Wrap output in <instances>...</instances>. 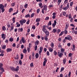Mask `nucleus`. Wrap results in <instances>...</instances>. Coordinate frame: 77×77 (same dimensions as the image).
I'll list each match as a JSON object with an SVG mask.
<instances>
[{
    "label": "nucleus",
    "mask_w": 77,
    "mask_h": 77,
    "mask_svg": "<svg viewBox=\"0 0 77 77\" xmlns=\"http://www.w3.org/2000/svg\"><path fill=\"white\" fill-rule=\"evenodd\" d=\"M65 38L66 39H67L68 41H71L72 39V38L69 35L67 36V37H65Z\"/></svg>",
    "instance_id": "nucleus-1"
},
{
    "label": "nucleus",
    "mask_w": 77,
    "mask_h": 77,
    "mask_svg": "<svg viewBox=\"0 0 77 77\" xmlns=\"http://www.w3.org/2000/svg\"><path fill=\"white\" fill-rule=\"evenodd\" d=\"M0 9L1 10H2V12H3L4 11H5V9H4V5L2 4L0 5Z\"/></svg>",
    "instance_id": "nucleus-2"
},
{
    "label": "nucleus",
    "mask_w": 77,
    "mask_h": 77,
    "mask_svg": "<svg viewBox=\"0 0 77 77\" xmlns=\"http://www.w3.org/2000/svg\"><path fill=\"white\" fill-rule=\"evenodd\" d=\"M19 22L20 24H21V26H23V23H25L26 22V20H20Z\"/></svg>",
    "instance_id": "nucleus-3"
},
{
    "label": "nucleus",
    "mask_w": 77,
    "mask_h": 77,
    "mask_svg": "<svg viewBox=\"0 0 77 77\" xmlns=\"http://www.w3.org/2000/svg\"><path fill=\"white\" fill-rule=\"evenodd\" d=\"M69 8V3H68L67 4V6L65 7H63V9L65 10V11H66Z\"/></svg>",
    "instance_id": "nucleus-4"
},
{
    "label": "nucleus",
    "mask_w": 77,
    "mask_h": 77,
    "mask_svg": "<svg viewBox=\"0 0 77 77\" xmlns=\"http://www.w3.org/2000/svg\"><path fill=\"white\" fill-rule=\"evenodd\" d=\"M40 51L38 52L40 56L41 55V53H42V50H43V48L42 47H41L39 48Z\"/></svg>",
    "instance_id": "nucleus-5"
},
{
    "label": "nucleus",
    "mask_w": 77,
    "mask_h": 77,
    "mask_svg": "<svg viewBox=\"0 0 77 77\" xmlns=\"http://www.w3.org/2000/svg\"><path fill=\"white\" fill-rule=\"evenodd\" d=\"M58 56L60 57H61L63 56V53H60L59 51L58 52Z\"/></svg>",
    "instance_id": "nucleus-6"
},
{
    "label": "nucleus",
    "mask_w": 77,
    "mask_h": 77,
    "mask_svg": "<svg viewBox=\"0 0 77 77\" xmlns=\"http://www.w3.org/2000/svg\"><path fill=\"white\" fill-rule=\"evenodd\" d=\"M12 49L11 48H8L7 49L6 51L7 52H11V51H12Z\"/></svg>",
    "instance_id": "nucleus-7"
},
{
    "label": "nucleus",
    "mask_w": 77,
    "mask_h": 77,
    "mask_svg": "<svg viewBox=\"0 0 77 77\" xmlns=\"http://www.w3.org/2000/svg\"><path fill=\"white\" fill-rule=\"evenodd\" d=\"M1 36L2 38L4 40L5 39V38H6V36H5V34H2Z\"/></svg>",
    "instance_id": "nucleus-8"
},
{
    "label": "nucleus",
    "mask_w": 77,
    "mask_h": 77,
    "mask_svg": "<svg viewBox=\"0 0 77 77\" xmlns=\"http://www.w3.org/2000/svg\"><path fill=\"white\" fill-rule=\"evenodd\" d=\"M57 23V22H56V20H54V23H53L52 24V26H53L54 28V27H55Z\"/></svg>",
    "instance_id": "nucleus-9"
},
{
    "label": "nucleus",
    "mask_w": 77,
    "mask_h": 77,
    "mask_svg": "<svg viewBox=\"0 0 77 77\" xmlns=\"http://www.w3.org/2000/svg\"><path fill=\"white\" fill-rule=\"evenodd\" d=\"M45 60L43 62V66H45V65H46V63L47 62V60L45 58Z\"/></svg>",
    "instance_id": "nucleus-10"
},
{
    "label": "nucleus",
    "mask_w": 77,
    "mask_h": 77,
    "mask_svg": "<svg viewBox=\"0 0 77 77\" xmlns=\"http://www.w3.org/2000/svg\"><path fill=\"white\" fill-rule=\"evenodd\" d=\"M46 34V37H48L49 36V32L47 31L46 32H45Z\"/></svg>",
    "instance_id": "nucleus-11"
},
{
    "label": "nucleus",
    "mask_w": 77,
    "mask_h": 77,
    "mask_svg": "<svg viewBox=\"0 0 77 77\" xmlns=\"http://www.w3.org/2000/svg\"><path fill=\"white\" fill-rule=\"evenodd\" d=\"M56 32H57V29H54L51 32V33H55Z\"/></svg>",
    "instance_id": "nucleus-12"
},
{
    "label": "nucleus",
    "mask_w": 77,
    "mask_h": 77,
    "mask_svg": "<svg viewBox=\"0 0 77 77\" xmlns=\"http://www.w3.org/2000/svg\"><path fill=\"white\" fill-rule=\"evenodd\" d=\"M40 21H41V19L40 18H37L36 20V23H39Z\"/></svg>",
    "instance_id": "nucleus-13"
},
{
    "label": "nucleus",
    "mask_w": 77,
    "mask_h": 77,
    "mask_svg": "<svg viewBox=\"0 0 77 77\" xmlns=\"http://www.w3.org/2000/svg\"><path fill=\"white\" fill-rule=\"evenodd\" d=\"M45 11H47V5H45L44 6V8H43Z\"/></svg>",
    "instance_id": "nucleus-14"
},
{
    "label": "nucleus",
    "mask_w": 77,
    "mask_h": 77,
    "mask_svg": "<svg viewBox=\"0 0 77 77\" xmlns=\"http://www.w3.org/2000/svg\"><path fill=\"white\" fill-rule=\"evenodd\" d=\"M67 29H66V28H65L64 29V31H63L65 35H66V34H67V33H68V31L66 30Z\"/></svg>",
    "instance_id": "nucleus-15"
},
{
    "label": "nucleus",
    "mask_w": 77,
    "mask_h": 77,
    "mask_svg": "<svg viewBox=\"0 0 77 77\" xmlns=\"http://www.w3.org/2000/svg\"><path fill=\"white\" fill-rule=\"evenodd\" d=\"M27 51L26 49H24L23 50V53H25V54H26V53H27Z\"/></svg>",
    "instance_id": "nucleus-16"
},
{
    "label": "nucleus",
    "mask_w": 77,
    "mask_h": 77,
    "mask_svg": "<svg viewBox=\"0 0 77 77\" xmlns=\"http://www.w3.org/2000/svg\"><path fill=\"white\" fill-rule=\"evenodd\" d=\"M16 24L17 25L16 27H20V26H21L20 24H19V23H18V22H17L16 23Z\"/></svg>",
    "instance_id": "nucleus-17"
},
{
    "label": "nucleus",
    "mask_w": 77,
    "mask_h": 77,
    "mask_svg": "<svg viewBox=\"0 0 77 77\" xmlns=\"http://www.w3.org/2000/svg\"><path fill=\"white\" fill-rule=\"evenodd\" d=\"M42 30L43 31V32H44V33H45L47 31V29H42Z\"/></svg>",
    "instance_id": "nucleus-18"
},
{
    "label": "nucleus",
    "mask_w": 77,
    "mask_h": 77,
    "mask_svg": "<svg viewBox=\"0 0 77 77\" xmlns=\"http://www.w3.org/2000/svg\"><path fill=\"white\" fill-rule=\"evenodd\" d=\"M39 41L37 40L36 41H35V45H38V44H39Z\"/></svg>",
    "instance_id": "nucleus-19"
},
{
    "label": "nucleus",
    "mask_w": 77,
    "mask_h": 77,
    "mask_svg": "<svg viewBox=\"0 0 77 77\" xmlns=\"http://www.w3.org/2000/svg\"><path fill=\"white\" fill-rule=\"evenodd\" d=\"M49 50L50 52H52V51H53V49L51 47H50L49 48Z\"/></svg>",
    "instance_id": "nucleus-20"
},
{
    "label": "nucleus",
    "mask_w": 77,
    "mask_h": 77,
    "mask_svg": "<svg viewBox=\"0 0 77 77\" xmlns=\"http://www.w3.org/2000/svg\"><path fill=\"white\" fill-rule=\"evenodd\" d=\"M38 5H39V7H40L41 8H43V6H42V3H39Z\"/></svg>",
    "instance_id": "nucleus-21"
},
{
    "label": "nucleus",
    "mask_w": 77,
    "mask_h": 77,
    "mask_svg": "<svg viewBox=\"0 0 77 77\" xmlns=\"http://www.w3.org/2000/svg\"><path fill=\"white\" fill-rule=\"evenodd\" d=\"M18 32H23V28H21L20 29L19 28L18 29Z\"/></svg>",
    "instance_id": "nucleus-22"
},
{
    "label": "nucleus",
    "mask_w": 77,
    "mask_h": 77,
    "mask_svg": "<svg viewBox=\"0 0 77 77\" xmlns=\"http://www.w3.org/2000/svg\"><path fill=\"white\" fill-rule=\"evenodd\" d=\"M21 40H22V41L23 43H26V41H25V40L24 39V37H22Z\"/></svg>",
    "instance_id": "nucleus-23"
},
{
    "label": "nucleus",
    "mask_w": 77,
    "mask_h": 77,
    "mask_svg": "<svg viewBox=\"0 0 77 77\" xmlns=\"http://www.w3.org/2000/svg\"><path fill=\"white\" fill-rule=\"evenodd\" d=\"M19 66H17L16 69H15V71H18L19 70Z\"/></svg>",
    "instance_id": "nucleus-24"
},
{
    "label": "nucleus",
    "mask_w": 77,
    "mask_h": 77,
    "mask_svg": "<svg viewBox=\"0 0 77 77\" xmlns=\"http://www.w3.org/2000/svg\"><path fill=\"white\" fill-rule=\"evenodd\" d=\"M61 51L62 53H64V52L65 51V49L63 48H61Z\"/></svg>",
    "instance_id": "nucleus-25"
},
{
    "label": "nucleus",
    "mask_w": 77,
    "mask_h": 77,
    "mask_svg": "<svg viewBox=\"0 0 77 77\" xmlns=\"http://www.w3.org/2000/svg\"><path fill=\"white\" fill-rule=\"evenodd\" d=\"M66 59H64L63 61V64H65V63H66Z\"/></svg>",
    "instance_id": "nucleus-26"
},
{
    "label": "nucleus",
    "mask_w": 77,
    "mask_h": 77,
    "mask_svg": "<svg viewBox=\"0 0 77 77\" xmlns=\"http://www.w3.org/2000/svg\"><path fill=\"white\" fill-rule=\"evenodd\" d=\"M51 46L52 48H54V43L53 42H51Z\"/></svg>",
    "instance_id": "nucleus-27"
},
{
    "label": "nucleus",
    "mask_w": 77,
    "mask_h": 77,
    "mask_svg": "<svg viewBox=\"0 0 77 77\" xmlns=\"http://www.w3.org/2000/svg\"><path fill=\"white\" fill-rule=\"evenodd\" d=\"M13 11V8H10L9 10V12L10 13L11 12Z\"/></svg>",
    "instance_id": "nucleus-28"
},
{
    "label": "nucleus",
    "mask_w": 77,
    "mask_h": 77,
    "mask_svg": "<svg viewBox=\"0 0 77 77\" xmlns=\"http://www.w3.org/2000/svg\"><path fill=\"white\" fill-rule=\"evenodd\" d=\"M39 57V54L38 53H36L35 54V58L37 59Z\"/></svg>",
    "instance_id": "nucleus-29"
},
{
    "label": "nucleus",
    "mask_w": 77,
    "mask_h": 77,
    "mask_svg": "<svg viewBox=\"0 0 77 77\" xmlns=\"http://www.w3.org/2000/svg\"><path fill=\"white\" fill-rule=\"evenodd\" d=\"M28 6V4H25V5H24V7L25 9L26 8H27V6Z\"/></svg>",
    "instance_id": "nucleus-30"
},
{
    "label": "nucleus",
    "mask_w": 77,
    "mask_h": 77,
    "mask_svg": "<svg viewBox=\"0 0 77 77\" xmlns=\"http://www.w3.org/2000/svg\"><path fill=\"white\" fill-rule=\"evenodd\" d=\"M30 17V14H28L27 15H26L25 16V17H26V18L29 17Z\"/></svg>",
    "instance_id": "nucleus-31"
},
{
    "label": "nucleus",
    "mask_w": 77,
    "mask_h": 77,
    "mask_svg": "<svg viewBox=\"0 0 77 77\" xmlns=\"http://www.w3.org/2000/svg\"><path fill=\"white\" fill-rule=\"evenodd\" d=\"M15 17H13L12 19V21H13V23H14L15 22Z\"/></svg>",
    "instance_id": "nucleus-32"
},
{
    "label": "nucleus",
    "mask_w": 77,
    "mask_h": 77,
    "mask_svg": "<svg viewBox=\"0 0 77 77\" xmlns=\"http://www.w3.org/2000/svg\"><path fill=\"white\" fill-rule=\"evenodd\" d=\"M11 69L13 71H15V68L12 67L11 68Z\"/></svg>",
    "instance_id": "nucleus-33"
},
{
    "label": "nucleus",
    "mask_w": 77,
    "mask_h": 77,
    "mask_svg": "<svg viewBox=\"0 0 77 77\" xmlns=\"http://www.w3.org/2000/svg\"><path fill=\"white\" fill-rule=\"evenodd\" d=\"M0 69L2 71V72H4L5 71V70L3 68V67H1V68H0Z\"/></svg>",
    "instance_id": "nucleus-34"
},
{
    "label": "nucleus",
    "mask_w": 77,
    "mask_h": 77,
    "mask_svg": "<svg viewBox=\"0 0 77 77\" xmlns=\"http://www.w3.org/2000/svg\"><path fill=\"white\" fill-rule=\"evenodd\" d=\"M57 33L58 34H59V33H60V29H57Z\"/></svg>",
    "instance_id": "nucleus-35"
},
{
    "label": "nucleus",
    "mask_w": 77,
    "mask_h": 77,
    "mask_svg": "<svg viewBox=\"0 0 77 77\" xmlns=\"http://www.w3.org/2000/svg\"><path fill=\"white\" fill-rule=\"evenodd\" d=\"M54 54L55 56H56V55H57V52H56V51H54Z\"/></svg>",
    "instance_id": "nucleus-36"
},
{
    "label": "nucleus",
    "mask_w": 77,
    "mask_h": 77,
    "mask_svg": "<svg viewBox=\"0 0 77 77\" xmlns=\"http://www.w3.org/2000/svg\"><path fill=\"white\" fill-rule=\"evenodd\" d=\"M6 45H4L2 47V49H4V50H5V49L6 48Z\"/></svg>",
    "instance_id": "nucleus-37"
},
{
    "label": "nucleus",
    "mask_w": 77,
    "mask_h": 77,
    "mask_svg": "<svg viewBox=\"0 0 77 77\" xmlns=\"http://www.w3.org/2000/svg\"><path fill=\"white\" fill-rule=\"evenodd\" d=\"M19 63L20 65H22V61H21V60H19Z\"/></svg>",
    "instance_id": "nucleus-38"
},
{
    "label": "nucleus",
    "mask_w": 77,
    "mask_h": 77,
    "mask_svg": "<svg viewBox=\"0 0 77 77\" xmlns=\"http://www.w3.org/2000/svg\"><path fill=\"white\" fill-rule=\"evenodd\" d=\"M34 15H35V13H32L31 14V18L33 17H34Z\"/></svg>",
    "instance_id": "nucleus-39"
},
{
    "label": "nucleus",
    "mask_w": 77,
    "mask_h": 77,
    "mask_svg": "<svg viewBox=\"0 0 77 77\" xmlns=\"http://www.w3.org/2000/svg\"><path fill=\"white\" fill-rule=\"evenodd\" d=\"M30 66L31 67H33V63L32 62L30 64Z\"/></svg>",
    "instance_id": "nucleus-40"
},
{
    "label": "nucleus",
    "mask_w": 77,
    "mask_h": 77,
    "mask_svg": "<svg viewBox=\"0 0 77 77\" xmlns=\"http://www.w3.org/2000/svg\"><path fill=\"white\" fill-rule=\"evenodd\" d=\"M69 26V24H66V27L65 28H66V29H68V27Z\"/></svg>",
    "instance_id": "nucleus-41"
},
{
    "label": "nucleus",
    "mask_w": 77,
    "mask_h": 77,
    "mask_svg": "<svg viewBox=\"0 0 77 77\" xmlns=\"http://www.w3.org/2000/svg\"><path fill=\"white\" fill-rule=\"evenodd\" d=\"M11 29H10V31L14 29V26H11Z\"/></svg>",
    "instance_id": "nucleus-42"
},
{
    "label": "nucleus",
    "mask_w": 77,
    "mask_h": 77,
    "mask_svg": "<svg viewBox=\"0 0 77 77\" xmlns=\"http://www.w3.org/2000/svg\"><path fill=\"white\" fill-rule=\"evenodd\" d=\"M3 30H6V27L5 26H3L2 27Z\"/></svg>",
    "instance_id": "nucleus-43"
},
{
    "label": "nucleus",
    "mask_w": 77,
    "mask_h": 77,
    "mask_svg": "<svg viewBox=\"0 0 77 77\" xmlns=\"http://www.w3.org/2000/svg\"><path fill=\"white\" fill-rule=\"evenodd\" d=\"M40 11V9H38L37 10V14H39V11Z\"/></svg>",
    "instance_id": "nucleus-44"
},
{
    "label": "nucleus",
    "mask_w": 77,
    "mask_h": 77,
    "mask_svg": "<svg viewBox=\"0 0 77 77\" xmlns=\"http://www.w3.org/2000/svg\"><path fill=\"white\" fill-rule=\"evenodd\" d=\"M18 11L17 10L16 12L14 13L13 14V15H16V14H18Z\"/></svg>",
    "instance_id": "nucleus-45"
},
{
    "label": "nucleus",
    "mask_w": 77,
    "mask_h": 77,
    "mask_svg": "<svg viewBox=\"0 0 77 77\" xmlns=\"http://www.w3.org/2000/svg\"><path fill=\"white\" fill-rule=\"evenodd\" d=\"M29 22H30V20L28 19L26 23V24H29Z\"/></svg>",
    "instance_id": "nucleus-46"
},
{
    "label": "nucleus",
    "mask_w": 77,
    "mask_h": 77,
    "mask_svg": "<svg viewBox=\"0 0 77 77\" xmlns=\"http://www.w3.org/2000/svg\"><path fill=\"white\" fill-rule=\"evenodd\" d=\"M48 26H49V25L51 26V21H49V23L48 24Z\"/></svg>",
    "instance_id": "nucleus-47"
},
{
    "label": "nucleus",
    "mask_w": 77,
    "mask_h": 77,
    "mask_svg": "<svg viewBox=\"0 0 77 77\" xmlns=\"http://www.w3.org/2000/svg\"><path fill=\"white\" fill-rule=\"evenodd\" d=\"M37 48H38V46L36 45L35 47V51H36L37 50Z\"/></svg>",
    "instance_id": "nucleus-48"
},
{
    "label": "nucleus",
    "mask_w": 77,
    "mask_h": 77,
    "mask_svg": "<svg viewBox=\"0 0 77 77\" xmlns=\"http://www.w3.org/2000/svg\"><path fill=\"white\" fill-rule=\"evenodd\" d=\"M57 77H63V74H60V76H57Z\"/></svg>",
    "instance_id": "nucleus-49"
},
{
    "label": "nucleus",
    "mask_w": 77,
    "mask_h": 77,
    "mask_svg": "<svg viewBox=\"0 0 77 77\" xmlns=\"http://www.w3.org/2000/svg\"><path fill=\"white\" fill-rule=\"evenodd\" d=\"M60 2H61V0H59L58 1L57 3L58 4V5H59L60 4Z\"/></svg>",
    "instance_id": "nucleus-50"
},
{
    "label": "nucleus",
    "mask_w": 77,
    "mask_h": 77,
    "mask_svg": "<svg viewBox=\"0 0 77 77\" xmlns=\"http://www.w3.org/2000/svg\"><path fill=\"white\" fill-rule=\"evenodd\" d=\"M63 34V32H61L59 34V36H62V35Z\"/></svg>",
    "instance_id": "nucleus-51"
},
{
    "label": "nucleus",
    "mask_w": 77,
    "mask_h": 77,
    "mask_svg": "<svg viewBox=\"0 0 77 77\" xmlns=\"http://www.w3.org/2000/svg\"><path fill=\"white\" fill-rule=\"evenodd\" d=\"M73 5V2H71L70 3V6L71 7Z\"/></svg>",
    "instance_id": "nucleus-52"
},
{
    "label": "nucleus",
    "mask_w": 77,
    "mask_h": 77,
    "mask_svg": "<svg viewBox=\"0 0 77 77\" xmlns=\"http://www.w3.org/2000/svg\"><path fill=\"white\" fill-rule=\"evenodd\" d=\"M63 70H64V67L61 68L60 72H62V71H63Z\"/></svg>",
    "instance_id": "nucleus-53"
},
{
    "label": "nucleus",
    "mask_w": 77,
    "mask_h": 77,
    "mask_svg": "<svg viewBox=\"0 0 77 77\" xmlns=\"http://www.w3.org/2000/svg\"><path fill=\"white\" fill-rule=\"evenodd\" d=\"M20 57H19V56H18V54H17V58H16V59H19V58Z\"/></svg>",
    "instance_id": "nucleus-54"
},
{
    "label": "nucleus",
    "mask_w": 77,
    "mask_h": 77,
    "mask_svg": "<svg viewBox=\"0 0 77 77\" xmlns=\"http://www.w3.org/2000/svg\"><path fill=\"white\" fill-rule=\"evenodd\" d=\"M58 47L59 48H62V46L60 44L58 45Z\"/></svg>",
    "instance_id": "nucleus-55"
},
{
    "label": "nucleus",
    "mask_w": 77,
    "mask_h": 77,
    "mask_svg": "<svg viewBox=\"0 0 77 77\" xmlns=\"http://www.w3.org/2000/svg\"><path fill=\"white\" fill-rule=\"evenodd\" d=\"M12 45L13 47H15L16 46V45H15V43H13Z\"/></svg>",
    "instance_id": "nucleus-56"
},
{
    "label": "nucleus",
    "mask_w": 77,
    "mask_h": 77,
    "mask_svg": "<svg viewBox=\"0 0 77 77\" xmlns=\"http://www.w3.org/2000/svg\"><path fill=\"white\" fill-rule=\"evenodd\" d=\"M21 49H23V48H24V45H21Z\"/></svg>",
    "instance_id": "nucleus-57"
},
{
    "label": "nucleus",
    "mask_w": 77,
    "mask_h": 77,
    "mask_svg": "<svg viewBox=\"0 0 77 77\" xmlns=\"http://www.w3.org/2000/svg\"><path fill=\"white\" fill-rule=\"evenodd\" d=\"M29 48H31V47H32V44H31V43H29Z\"/></svg>",
    "instance_id": "nucleus-58"
},
{
    "label": "nucleus",
    "mask_w": 77,
    "mask_h": 77,
    "mask_svg": "<svg viewBox=\"0 0 77 77\" xmlns=\"http://www.w3.org/2000/svg\"><path fill=\"white\" fill-rule=\"evenodd\" d=\"M45 40H46V41H48V38H47V37H46L45 38Z\"/></svg>",
    "instance_id": "nucleus-59"
},
{
    "label": "nucleus",
    "mask_w": 77,
    "mask_h": 77,
    "mask_svg": "<svg viewBox=\"0 0 77 77\" xmlns=\"http://www.w3.org/2000/svg\"><path fill=\"white\" fill-rule=\"evenodd\" d=\"M67 39H66L65 38L64 39L63 41V42L64 43H65L66 42V40Z\"/></svg>",
    "instance_id": "nucleus-60"
},
{
    "label": "nucleus",
    "mask_w": 77,
    "mask_h": 77,
    "mask_svg": "<svg viewBox=\"0 0 77 77\" xmlns=\"http://www.w3.org/2000/svg\"><path fill=\"white\" fill-rule=\"evenodd\" d=\"M10 41L11 42H12L13 41V38H11L10 39Z\"/></svg>",
    "instance_id": "nucleus-61"
},
{
    "label": "nucleus",
    "mask_w": 77,
    "mask_h": 77,
    "mask_svg": "<svg viewBox=\"0 0 77 77\" xmlns=\"http://www.w3.org/2000/svg\"><path fill=\"white\" fill-rule=\"evenodd\" d=\"M67 45L68 46V47H69L70 45H71V44L69 43H68L67 44Z\"/></svg>",
    "instance_id": "nucleus-62"
},
{
    "label": "nucleus",
    "mask_w": 77,
    "mask_h": 77,
    "mask_svg": "<svg viewBox=\"0 0 77 77\" xmlns=\"http://www.w3.org/2000/svg\"><path fill=\"white\" fill-rule=\"evenodd\" d=\"M73 32L74 33H75V35H77V31H75V30H74Z\"/></svg>",
    "instance_id": "nucleus-63"
},
{
    "label": "nucleus",
    "mask_w": 77,
    "mask_h": 77,
    "mask_svg": "<svg viewBox=\"0 0 77 77\" xmlns=\"http://www.w3.org/2000/svg\"><path fill=\"white\" fill-rule=\"evenodd\" d=\"M21 59H22L23 58V55L22 54H21Z\"/></svg>",
    "instance_id": "nucleus-64"
}]
</instances>
